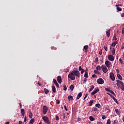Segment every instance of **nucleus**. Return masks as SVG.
<instances>
[{
  "label": "nucleus",
  "mask_w": 124,
  "mask_h": 124,
  "mask_svg": "<svg viewBox=\"0 0 124 124\" xmlns=\"http://www.w3.org/2000/svg\"><path fill=\"white\" fill-rule=\"evenodd\" d=\"M109 78H110L112 81H115V75L113 73H110Z\"/></svg>",
  "instance_id": "7"
},
{
  "label": "nucleus",
  "mask_w": 124,
  "mask_h": 124,
  "mask_svg": "<svg viewBox=\"0 0 124 124\" xmlns=\"http://www.w3.org/2000/svg\"><path fill=\"white\" fill-rule=\"evenodd\" d=\"M109 93H111L112 94H113V95H114V96H116V94L115 93H114V92H113V91L110 90V91H109Z\"/></svg>",
  "instance_id": "37"
},
{
  "label": "nucleus",
  "mask_w": 124,
  "mask_h": 124,
  "mask_svg": "<svg viewBox=\"0 0 124 124\" xmlns=\"http://www.w3.org/2000/svg\"><path fill=\"white\" fill-rule=\"evenodd\" d=\"M105 91H106L107 92H108L109 93L110 92V91H111V90H110V88L109 87H108V88L105 87Z\"/></svg>",
  "instance_id": "29"
},
{
  "label": "nucleus",
  "mask_w": 124,
  "mask_h": 124,
  "mask_svg": "<svg viewBox=\"0 0 124 124\" xmlns=\"http://www.w3.org/2000/svg\"><path fill=\"white\" fill-rule=\"evenodd\" d=\"M94 89V85H92V87H91L89 90V92L90 93V92H92L93 90Z\"/></svg>",
  "instance_id": "18"
},
{
  "label": "nucleus",
  "mask_w": 124,
  "mask_h": 124,
  "mask_svg": "<svg viewBox=\"0 0 124 124\" xmlns=\"http://www.w3.org/2000/svg\"><path fill=\"white\" fill-rule=\"evenodd\" d=\"M18 124H23V122H22V121H19L18 122Z\"/></svg>",
  "instance_id": "63"
},
{
  "label": "nucleus",
  "mask_w": 124,
  "mask_h": 124,
  "mask_svg": "<svg viewBox=\"0 0 124 124\" xmlns=\"http://www.w3.org/2000/svg\"><path fill=\"white\" fill-rule=\"evenodd\" d=\"M121 49H124V43L122 44L121 46Z\"/></svg>",
  "instance_id": "60"
},
{
  "label": "nucleus",
  "mask_w": 124,
  "mask_h": 124,
  "mask_svg": "<svg viewBox=\"0 0 124 124\" xmlns=\"http://www.w3.org/2000/svg\"><path fill=\"white\" fill-rule=\"evenodd\" d=\"M83 48L85 50H88V49H89V46H85Z\"/></svg>",
  "instance_id": "38"
},
{
  "label": "nucleus",
  "mask_w": 124,
  "mask_h": 124,
  "mask_svg": "<svg viewBox=\"0 0 124 124\" xmlns=\"http://www.w3.org/2000/svg\"><path fill=\"white\" fill-rule=\"evenodd\" d=\"M104 49L107 52L108 51V48H107V46H104Z\"/></svg>",
  "instance_id": "50"
},
{
  "label": "nucleus",
  "mask_w": 124,
  "mask_h": 124,
  "mask_svg": "<svg viewBox=\"0 0 124 124\" xmlns=\"http://www.w3.org/2000/svg\"><path fill=\"white\" fill-rule=\"evenodd\" d=\"M117 44L118 42L115 41L112 44L111 46H112V47H115V46H116V45H117Z\"/></svg>",
  "instance_id": "25"
},
{
  "label": "nucleus",
  "mask_w": 124,
  "mask_h": 124,
  "mask_svg": "<svg viewBox=\"0 0 124 124\" xmlns=\"http://www.w3.org/2000/svg\"><path fill=\"white\" fill-rule=\"evenodd\" d=\"M97 76H96V75L95 74H93L92 75V77L93 78H95V77H97Z\"/></svg>",
  "instance_id": "53"
},
{
  "label": "nucleus",
  "mask_w": 124,
  "mask_h": 124,
  "mask_svg": "<svg viewBox=\"0 0 124 124\" xmlns=\"http://www.w3.org/2000/svg\"><path fill=\"white\" fill-rule=\"evenodd\" d=\"M89 120L91 121V122H93V121H94L95 119L93 117V116H90L89 117Z\"/></svg>",
  "instance_id": "16"
},
{
  "label": "nucleus",
  "mask_w": 124,
  "mask_h": 124,
  "mask_svg": "<svg viewBox=\"0 0 124 124\" xmlns=\"http://www.w3.org/2000/svg\"><path fill=\"white\" fill-rule=\"evenodd\" d=\"M117 76L119 80H123V77H122V76H121V75L117 74Z\"/></svg>",
  "instance_id": "19"
},
{
  "label": "nucleus",
  "mask_w": 124,
  "mask_h": 124,
  "mask_svg": "<svg viewBox=\"0 0 124 124\" xmlns=\"http://www.w3.org/2000/svg\"><path fill=\"white\" fill-rule=\"evenodd\" d=\"M68 99L69 101H70V100H73V96L70 95V96H68Z\"/></svg>",
  "instance_id": "20"
},
{
  "label": "nucleus",
  "mask_w": 124,
  "mask_h": 124,
  "mask_svg": "<svg viewBox=\"0 0 124 124\" xmlns=\"http://www.w3.org/2000/svg\"><path fill=\"white\" fill-rule=\"evenodd\" d=\"M42 119L43 120L45 124H51V122L50 121V120H49V118L46 116H43L42 117Z\"/></svg>",
  "instance_id": "2"
},
{
  "label": "nucleus",
  "mask_w": 124,
  "mask_h": 124,
  "mask_svg": "<svg viewBox=\"0 0 124 124\" xmlns=\"http://www.w3.org/2000/svg\"><path fill=\"white\" fill-rule=\"evenodd\" d=\"M102 119L103 120H105V119H106V115H102Z\"/></svg>",
  "instance_id": "44"
},
{
  "label": "nucleus",
  "mask_w": 124,
  "mask_h": 124,
  "mask_svg": "<svg viewBox=\"0 0 124 124\" xmlns=\"http://www.w3.org/2000/svg\"><path fill=\"white\" fill-rule=\"evenodd\" d=\"M84 72H85V69H82L81 72V74H83Z\"/></svg>",
  "instance_id": "51"
},
{
  "label": "nucleus",
  "mask_w": 124,
  "mask_h": 124,
  "mask_svg": "<svg viewBox=\"0 0 124 124\" xmlns=\"http://www.w3.org/2000/svg\"><path fill=\"white\" fill-rule=\"evenodd\" d=\"M107 124H111V120L110 119L108 120Z\"/></svg>",
  "instance_id": "42"
},
{
  "label": "nucleus",
  "mask_w": 124,
  "mask_h": 124,
  "mask_svg": "<svg viewBox=\"0 0 124 124\" xmlns=\"http://www.w3.org/2000/svg\"><path fill=\"white\" fill-rule=\"evenodd\" d=\"M93 110L94 112H96L97 111H98V108H94Z\"/></svg>",
  "instance_id": "49"
},
{
  "label": "nucleus",
  "mask_w": 124,
  "mask_h": 124,
  "mask_svg": "<svg viewBox=\"0 0 124 124\" xmlns=\"http://www.w3.org/2000/svg\"><path fill=\"white\" fill-rule=\"evenodd\" d=\"M55 119H56V121H59L60 120V118L57 115L56 116Z\"/></svg>",
  "instance_id": "48"
},
{
  "label": "nucleus",
  "mask_w": 124,
  "mask_h": 124,
  "mask_svg": "<svg viewBox=\"0 0 124 124\" xmlns=\"http://www.w3.org/2000/svg\"><path fill=\"white\" fill-rule=\"evenodd\" d=\"M95 106H96V107H97V108H101V106L100 105V104H99V103H98V104H96V105H95Z\"/></svg>",
  "instance_id": "31"
},
{
  "label": "nucleus",
  "mask_w": 124,
  "mask_h": 124,
  "mask_svg": "<svg viewBox=\"0 0 124 124\" xmlns=\"http://www.w3.org/2000/svg\"><path fill=\"white\" fill-rule=\"evenodd\" d=\"M70 89L71 91H73V90H74V85L73 84L71 85L70 86Z\"/></svg>",
  "instance_id": "28"
},
{
  "label": "nucleus",
  "mask_w": 124,
  "mask_h": 124,
  "mask_svg": "<svg viewBox=\"0 0 124 124\" xmlns=\"http://www.w3.org/2000/svg\"><path fill=\"white\" fill-rule=\"evenodd\" d=\"M82 93L80 92L77 96V99H79V98L82 96Z\"/></svg>",
  "instance_id": "12"
},
{
  "label": "nucleus",
  "mask_w": 124,
  "mask_h": 124,
  "mask_svg": "<svg viewBox=\"0 0 124 124\" xmlns=\"http://www.w3.org/2000/svg\"><path fill=\"white\" fill-rule=\"evenodd\" d=\"M95 62H98V57H96L95 59Z\"/></svg>",
  "instance_id": "59"
},
{
  "label": "nucleus",
  "mask_w": 124,
  "mask_h": 124,
  "mask_svg": "<svg viewBox=\"0 0 124 124\" xmlns=\"http://www.w3.org/2000/svg\"><path fill=\"white\" fill-rule=\"evenodd\" d=\"M21 113L22 115H24V114H25V109L24 108L21 109Z\"/></svg>",
  "instance_id": "36"
},
{
  "label": "nucleus",
  "mask_w": 124,
  "mask_h": 124,
  "mask_svg": "<svg viewBox=\"0 0 124 124\" xmlns=\"http://www.w3.org/2000/svg\"><path fill=\"white\" fill-rule=\"evenodd\" d=\"M53 82L55 84V85L56 86V87H57V88H60V85H59V83H58L57 80L53 79Z\"/></svg>",
  "instance_id": "11"
},
{
  "label": "nucleus",
  "mask_w": 124,
  "mask_h": 124,
  "mask_svg": "<svg viewBox=\"0 0 124 124\" xmlns=\"http://www.w3.org/2000/svg\"><path fill=\"white\" fill-rule=\"evenodd\" d=\"M115 111L116 114H117V115H120L121 112L119 111V109H118L116 108V109H115Z\"/></svg>",
  "instance_id": "27"
},
{
  "label": "nucleus",
  "mask_w": 124,
  "mask_h": 124,
  "mask_svg": "<svg viewBox=\"0 0 124 124\" xmlns=\"http://www.w3.org/2000/svg\"><path fill=\"white\" fill-rule=\"evenodd\" d=\"M87 81H88V79L86 78H84L83 83L86 84V83H87Z\"/></svg>",
  "instance_id": "41"
},
{
  "label": "nucleus",
  "mask_w": 124,
  "mask_h": 124,
  "mask_svg": "<svg viewBox=\"0 0 124 124\" xmlns=\"http://www.w3.org/2000/svg\"><path fill=\"white\" fill-rule=\"evenodd\" d=\"M111 53L112 55H115V53H116V51L115 50V48H113V50H111Z\"/></svg>",
  "instance_id": "35"
},
{
  "label": "nucleus",
  "mask_w": 124,
  "mask_h": 124,
  "mask_svg": "<svg viewBox=\"0 0 124 124\" xmlns=\"http://www.w3.org/2000/svg\"><path fill=\"white\" fill-rule=\"evenodd\" d=\"M116 86H117V87H121L120 84L121 85H123V84H124V82L120 80H116Z\"/></svg>",
  "instance_id": "8"
},
{
  "label": "nucleus",
  "mask_w": 124,
  "mask_h": 124,
  "mask_svg": "<svg viewBox=\"0 0 124 124\" xmlns=\"http://www.w3.org/2000/svg\"><path fill=\"white\" fill-rule=\"evenodd\" d=\"M95 93H97L98 92H99V89L97 88L96 89L94 90V91H93Z\"/></svg>",
  "instance_id": "32"
},
{
  "label": "nucleus",
  "mask_w": 124,
  "mask_h": 124,
  "mask_svg": "<svg viewBox=\"0 0 124 124\" xmlns=\"http://www.w3.org/2000/svg\"><path fill=\"white\" fill-rule=\"evenodd\" d=\"M78 69H79V71H81V70H82V69H83V68H82V67H81V66H79Z\"/></svg>",
  "instance_id": "55"
},
{
  "label": "nucleus",
  "mask_w": 124,
  "mask_h": 124,
  "mask_svg": "<svg viewBox=\"0 0 124 124\" xmlns=\"http://www.w3.org/2000/svg\"><path fill=\"white\" fill-rule=\"evenodd\" d=\"M26 122H27V116H25L24 117V122L26 123Z\"/></svg>",
  "instance_id": "56"
},
{
  "label": "nucleus",
  "mask_w": 124,
  "mask_h": 124,
  "mask_svg": "<svg viewBox=\"0 0 124 124\" xmlns=\"http://www.w3.org/2000/svg\"><path fill=\"white\" fill-rule=\"evenodd\" d=\"M95 93H97L98 92H99V89L97 88L96 89L94 90V91H93Z\"/></svg>",
  "instance_id": "33"
},
{
  "label": "nucleus",
  "mask_w": 124,
  "mask_h": 124,
  "mask_svg": "<svg viewBox=\"0 0 124 124\" xmlns=\"http://www.w3.org/2000/svg\"><path fill=\"white\" fill-rule=\"evenodd\" d=\"M101 68L104 73H106L108 71V69H107V67L104 65H102Z\"/></svg>",
  "instance_id": "4"
},
{
  "label": "nucleus",
  "mask_w": 124,
  "mask_h": 124,
  "mask_svg": "<svg viewBox=\"0 0 124 124\" xmlns=\"http://www.w3.org/2000/svg\"><path fill=\"white\" fill-rule=\"evenodd\" d=\"M44 92H45V93L46 94H48V93H49V90L47 89V88L44 89Z\"/></svg>",
  "instance_id": "14"
},
{
  "label": "nucleus",
  "mask_w": 124,
  "mask_h": 124,
  "mask_svg": "<svg viewBox=\"0 0 124 124\" xmlns=\"http://www.w3.org/2000/svg\"><path fill=\"white\" fill-rule=\"evenodd\" d=\"M99 55H102V50L101 49L99 50Z\"/></svg>",
  "instance_id": "58"
},
{
  "label": "nucleus",
  "mask_w": 124,
  "mask_h": 124,
  "mask_svg": "<svg viewBox=\"0 0 124 124\" xmlns=\"http://www.w3.org/2000/svg\"><path fill=\"white\" fill-rule=\"evenodd\" d=\"M75 76L80 78V72L78 71V69L74 68L72 72L68 75V78H69L72 81L75 80Z\"/></svg>",
  "instance_id": "1"
},
{
  "label": "nucleus",
  "mask_w": 124,
  "mask_h": 124,
  "mask_svg": "<svg viewBox=\"0 0 124 124\" xmlns=\"http://www.w3.org/2000/svg\"><path fill=\"white\" fill-rule=\"evenodd\" d=\"M97 83L98 84L102 85V84H104V80H103V79L102 78H98L97 79Z\"/></svg>",
  "instance_id": "5"
},
{
  "label": "nucleus",
  "mask_w": 124,
  "mask_h": 124,
  "mask_svg": "<svg viewBox=\"0 0 124 124\" xmlns=\"http://www.w3.org/2000/svg\"><path fill=\"white\" fill-rule=\"evenodd\" d=\"M52 90L53 93H56L57 91H56V87H55V86H52Z\"/></svg>",
  "instance_id": "17"
},
{
  "label": "nucleus",
  "mask_w": 124,
  "mask_h": 124,
  "mask_svg": "<svg viewBox=\"0 0 124 124\" xmlns=\"http://www.w3.org/2000/svg\"><path fill=\"white\" fill-rule=\"evenodd\" d=\"M88 93H86V94H85V97H84V100L86 99V98H87V97H88Z\"/></svg>",
  "instance_id": "57"
},
{
  "label": "nucleus",
  "mask_w": 124,
  "mask_h": 124,
  "mask_svg": "<svg viewBox=\"0 0 124 124\" xmlns=\"http://www.w3.org/2000/svg\"><path fill=\"white\" fill-rule=\"evenodd\" d=\"M93 102H94V100H91L89 102V106H92V105H93Z\"/></svg>",
  "instance_id": "22"
},
{
  "label": "nucleus",
  "mask_w": 124,
  "mask_h": 124,
  "mask_svg": "<svg viewBox=\"0 0 124 124\" xmlns=\"http://www.w3.org/2000/svg\"><path fill=\"white\" fill-rule=\"evenodd\" d=\"M33 123H34V119H31L30 122H29V124H33Z\"/></svg>",
  "instance_id": "34"
},
{
  "label": "nucleus",
  "mask_w": 124,
  "mask_h": 124,
  "mask_svg": "<svg viewBox=\"0 0 124 124\" xmlns=\"http://www.w3.org/2000/svg\"><path fill=\"white\" fill-rule=\"evenodd\" d=\"M107 94H108V95L110 96V97H111L112 98H113V97H114V96H113V95L110 94V93H107Z\"/></svg>",
  "instance_id": "45"
},
{
  "label": "nucleus",
  "mask_w": 124,
  "mask_h": 124,
  "mask_svg": "<svg viewBox=\"0 0 124 124\" xmlns=\"http://www.w3.org/2000/svg\"><path fill=\"white\" fill-rule=\"evenodd\" d=\"M120 87V89H121L122 91H124V83H123V84H121V86Z\"/></svg>",
  "instance_id": "30"
},
{
  "label": "nucleus",
  "mask_w": 124,
  "mask_h": 124,
  "mask_svg": "<svg viewBox=\"0 0 124 124\" xmlns=\"http://www.w3.org/2000/svg\"><path fill=\"white\" fill-rule=\"evenodd\" d=\"M119 62L121 64H124V61H123V60L121 58L119 59Z\"/></svg>",
  "instance_id": "39"
},
{
  "label": "nucleus",
  "mask_w": 124,
  "mask_h": 124,
  "mask_svg": "<svg viewBox=\"0 0 124 124\" xmlns=\"http://www.w3.org/2000/svg\"><path fill=\"white\" fill-rule=\"evenodd\" d=\"M47 112H48V108L46 106H44L43 108V114L44 115H46L47 114Z\"/></svg>",
  "instance_id": "3"
},
{
  "label": "nucleus",
  "mask_w": 124,
  "mask_h": 124,
  "mask_svg": "<svg viewBox=\"0 0 124 124\" xmlns=\"http://www.w3.org/2000/svg\"><path fill=\"white\" fill-rule=\"evenodd\" d=\"M67 90V88L66 87V85H63V90L64 91H66Z\"/></svg>",
  "instance_id": "43"
},
{
  "label": "nucleus",
  "mask_w": 124,
  "mask_h": 124,
  "mask_svg": "<svg viewBox=\"0 0 124 124\" xmlns=\"http://www.w3.org/2000/svg\"><path fill=\"white\" fill-rule=\"evenodd\" d=\"M112 99H113V100H114L115 102L117 103V104H119V102L118 101V100H117V99L116 98H115V97H113L112 98Z\"/></svg>",
  "instance_id": "26"
},
{
  "label": "nucleus",
  "mask_w": 124,
  "mask_h": 124,
  "mask_svg": "<svg viewBox=\"0 0 124 124\" xmlns=\"http://www.w3.org/2000/svg\"><path fill=\"white\" fill-rule=\"evenodd\" d=\"M116 9L117 10V12H119V11L121 12L122 10H123L122 8H120V7H116Z\"/></svg>",
  "instance_id": "23"
},
{
  "label": "nucleus",
  "mask_w": 124,
  "mask_h": 124,
  "mask_svg": "<svg viewBox=\"0 0 124 124\" xmlns=\"http://www.w3.org/2000/svg\"><path fill=\"white\" fill-rule=\"evenodd\" d=\"M84 77L85 78H89V76L88 75V72H87V70H85V73L84 74Z\"/></svg>",
  "instance_id": "21"
},
{
  "label": "nucleus",
  "mask_w": 124,
  "mask_h": 124,
  "mask_svg": "<svg viewBox=\"0 0 124 124\" xmlns=\"http://www.w3.org/2000/svg\"><path fill=\"white\" fill-rule=\"evenodd\" d=\"M57 80L59 84H62V77H61V76L57 77Z\"/></svg>",
  "instance_id": "10"
},
{
  "label": "nucleus",
  "mask_w": 124,
  "mask_h": 124,
  "mask_svg": "<svg viewBox=\"0 0 124 124\" xmlns=\"http://www.w3.org/2000/svg\"><path fill=\"white\" fill-rule=\"evenodd\" d=\"M105 64L107 66V67H110L111 66V62L110 61L107 60L105 62Z\"/></svg>",
  "instance_id": "9"
},
{
  "label": "nucleus",
  "mask_w": 124,
  "mask_h": 124,
  "mask_svg": "<svg viewBox=\"0 0 124 124\" xmlns=\"http://www.w3.org/2000/svg\"><path fill=\"white\" fill-rule=\"evenodd\" d=\"M64 108L66 111H68V109H67V108H66V106L64 105Z\"/></svg>",
  "instance_id": "54"
},
{
  "label": "nucleus",
  "mask_w": 124,
  "mask_h": 124,
  "mask_svg": "<svg viewBox=\"0 0 124 124\" xmlns=\"http://www.w3.org/2000/svg\"><path fill=\"white\" fill-rule=\"evenodd\" d=\"M113 38L115 41H117V35L116 34H114Z\"/></svg>",
  "instance_id": "40"
},
{
  "label": "nucleus",
  "mask_w": 124,
  "mask_h": 124,
  "mask_svg": "<svg viewBox=\"0 0 124 124\" xmlns=\"http://www.w3.org/2000/svg\"><path fill=\"white\" fill-rule=\"evenodd\" d=\"M108 59L110 62H114V60H115V58L112 55H108Z\"/></svg>",
  "instance_id": "6"
},
{
  "label": "nucleus",
  "mask_w": 124,
  "mask_h": 124,
  "mask_svg": "<svg viewBox=\"0 0 124 124\" xmlns=\"http://www.w3.org/2000/svg\"><path fill=\"white\" fill-rule=\"evenodd\" d=\"M121 17H124V13H123L121 15Z\"/></svg>",
  "instance_id": "64"
},
{
  "label": "nucleus",
  "mask_w": 124,
  "mask_h": 124,
  "mask_svg": "<svg viewBox=\"0 0 124 124\" xmlns=\"http://www.w3.org/2000/svg\"><path fill=\"white\" fill-rule=\"evenodd\" d=\"M96 69H97V70H99L100 71L102 69L101 66L98 65L96 66Z\"/></svg>",
  "instance_id": "24"
},
{
  "label": "nucleus",
  "mask_w": 124,
  "mask_h": 124,
  "mask_svg": "<svg viewBox=\"0 0 124 124\" xmlns=\"http://www.w3.org/2000/svg\"><path fill=\"white\" fill-rule=\"evenodd\" d=\"M29 118L30 119H31L32 118V112H31V111L29 110Z\"/></svg>",
  "instance_id": "15"
},
{
  "label": "nucleus",
  "mask_w": 124,
  "mask_h": 124,
  "mask_svg": "<svg viewBox=\"0 0 124 124\" xmlns=\"http://www.w3.org/2000/svg\"><path fill=\"white\" fill-rule=\"evenodd\" d=\"M60 100L58 99L56 100V103H57V104H60Z\"/></svg>",
  "instance_id": "52"
},
{
  "label": "nucleus",
  "mask_w": 124,
  "mask_h": 124,
  "mask_svg": "<svg viewBox=\"0 0 124 124\" xmlns=\"http://www.w3.org/2000/svg\"><path fill=\"white\" fill-rule=\"evenodd\" d=\"M106 109L108 110V113H110V108H109V106L106 107Z\"/></svg>",
  "instance_id": "47"
},
{
  "label": "nucleus",
  "mask_w": 124,
  "mask_h": 124,
  "mask_svg": "<svg viewBox=\"0 0 124 124\" xmlns=\"http://www.w3.org/2000/svg\"><path fill=\"white\" fill-rule=\"evenodd\" d=\"M122 34H124V28H122Z\"/></svg>",
  "instance_id": "62"
},
{
  "label": "nucleus",
  "mask_w": 124,
  "mask_h": 124,
  "mask_svg": "<svg viewBox=\"0 0 124 124\" xmlns=\"http://www.w3.org/2000/svg\"><path fill=\"white\" fill-rule=\"evenodd\" d=\"M110 29H108L107 31H106L107 36H108V37H110Z\"/></svg>",
  "instance_id": "13"
},
{
  "label": "nucleus",
  "mask_w": 124,
  "mask_h": 124,
  "mask_svg": "<svg viewBox=\"0 0 124 124\" xmlns=\"http://www.w3.org/2000/svg\"><path fill=\"white\" fill-rule=\"evenodd\" d=\"M94 94H95V93L93 91L91 93V95H94Z\"/></svg>",
  "instance_id": "61"
},
{
  "label": "nucleus",
  "mask_w": 124,
  "mask_h": 124,
  "mask_svg": "<svg viewBox=\"0 0 124 124\" xmlns=\"http://www.w3.org/2000/svg\"><path fill=\"white\" fill-rule=\"evenodd\" d=\"M94 72L95 74H98L99 73V72H98V71H97L96 70H94Z\"/></svg>",
  "instance_id": "46"
}]
</instances>
